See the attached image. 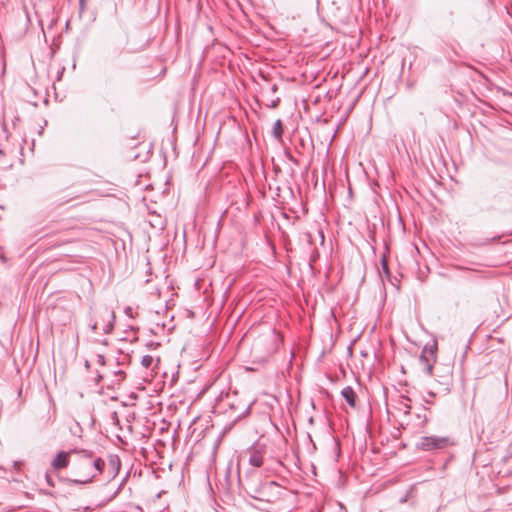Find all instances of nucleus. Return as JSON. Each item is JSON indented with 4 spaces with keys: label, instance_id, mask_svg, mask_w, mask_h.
<instances>
[{
    "label": "nucleus",
    "instance_id": "obj_2",
    "mask_svg": "<svg viewBox=\"0 0 512 512\" xmlns=\"http://www.w3.org/2000/svg\"><path fill=\"white\" fill-rule=\"evenodd\" d=\"M449 437L425 436L420 439L419 447L423 450L442 449L451 445Z\"/></svg>",
    "mask_w": 512,
    "mask_h": 512
},
{
    "label": "nucleus",
    "instance_id": "obj_5",
    "mask_svg": "<svg viewBox=\"0 0 512 512\" xmlns=\"http://www.w3.org/2000/svg\"><path fill=\"white\" fill-rule=\"evenodd\" d=\"M341 395L343 396V398L347 401V403L351 407H355L357 396H356V393L354 392V390L351 387H345L341 391Z\"/></svg>",
    "mask_w": 512,
    "mask_h": 512
},
{
    "label": "nucleus",
    "instance_id": "obj_8",
    "mask_svg": "<svg viewBox=\"0 0 512 512\" xmlns=\"http://www.w3.org/2000/svg\"><path fill=\"white\" fill-rule=\"evenodd\" d=\"M153 363V357L151 355H145L142 357L141 364L145 368H149Z\"/></svg>",
    "mask_w": 512,
    "mask_h": 512
},
{
    "label": "nucleus",
    "instance_id": "obj_1",
    "mask_svg": "<svg viewBox=\"0 0 512 512\" xmlns=\"http://www.w3.org/2000/svg\"><path fill=\"white\" fill-rule=\"evenodd\" d=\"M76 458L72 462V474L78 483H88L97 474H101L105 462L101 458L94 457L90 452L73 451Z\"/></svg>",
    "mask_w": 512,
    "mask_h": 512
},
{
    "label": "nucleus",
    "instance_id": "obj_9",
    "mask_svg": "<svg viewBox=\"0 0 512 512\" xmlns=\"http://www.w3.org/2000/svg\"><path fill=\"white\" fill-rule=\"evenodd\" d=\"M381 265H382V270L383 272L389 276L390 273H389V269H388V262H387V259L386 257H383L382 261H381Z\"/></svg>",
    "mask_w": 512,
    "mask_h": 512
},
{
    "label": "nucleus",
    "instance_id": "obj_3",
    "mask_svg": "<svg viewBox=\"0 0 512 512\" xmlns=\"http://www.w3.org/2000/svg\"><path fill=\"white\" fill-rule=\"evenodd\" d=\"M436 346H425L420 355V362L423 365V370L427 375H432L433 366L436 362Z\"/></svg>",
    "mask_w": 512,
    "mask_h": 512
},
{
    "label": "nucleus",
    "instance_id": "obj_10",
    "mask_svg": "<svg viewBox=\"0 0 512 512\" xmlns=\"http://www.w3.org/2000/svg\"><path fill=\"white\" fill-rule=\"evenodd\" d=\"M46 480H47V482H48L51 486H53V483H52V481H51V477H50V475H49V474H47V475H46Z\"/></svg>",
    "mask_w": 512,
    "mask_h": 512
},
{
    "label": "nucleus",
    "instance_id": "obj_4",
    "mask_svg": "<svg viewBox=\"0 0 512 512\" xmlns=\"http://www.w3.org/2000/svg\"><path fill=\"white\" fill-rule=\"evenodd\" d=\"M70 455V452H59L51 462L52 469L58 471L60 469L66 468L70 463Z\"/></svg>",
    "mask_w": 512,
    "mask_h": 512
},
{
    "label": "nucleus",
    "instance_id": "obj_6",
    "mask_svg": "<svg viewBox=\"0 0 512 512\" xmlns=\"http://www.w3.org/2000/svg\"><path fill=\"white\" fill-rule=\"evenodd\" d=\"M249 463L255 468L260 467L263 464L262 453L258 450H252L249 456Z\"/></svg>",
    "mask_w": 512,
    "mask_h": 512
},
{
    "label": "nucleus",
    "instance_id": "obj_7",
    "mask_svg": "<svg viewBox=\"0 0 512 512\" xmlns=\"http://www.w3.org/2000/svg\"><path fill=\"white\" fill-rule=\"evenodd\" d=\"M282 123L280 120H277L274 124V134L277 138H280L282 135Z\"/></svg>",
    "mask_w": 512,
    "mask_h": 512
}]
</instances>
